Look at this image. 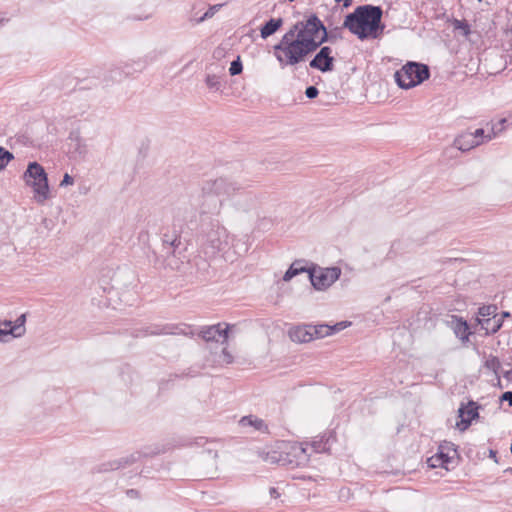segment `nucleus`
<instances>
[{
  "label": "nucleus",
  "mask_w": 512,
  "mask_h": 512,
  "mask_svg": "<svg viewBox=\"0 0 512 512\" xmlns=\"http://www.w3.org/2000/svg\"><path fill=\"white\" fill-rule=\"evenodd\" d=\"M496 456H497V451H495V450H493V449H490V450H489V457H490V458H492V459H494V460H495V462H497V458H496Z\"/></svg>",
  "instance_id": "3c124183"
},
{
  "label": "nucleus",
  "mask_w": 512,
  "mask_h": 512,
  "mask_svg": "<svg viewBox=\"0 0 512 512\" xmlns=\"http://www.w3.org/2000/svg\"><path fill=\"white\" fill-rule=\"evenodd\" d=\"M205 83L210 89H213L215 91H218L221 88L220 78L216 75L208 74L205 78Z\"/></svg>",
  "instance_id": "f704fd0d"
},
{
  "label": "nucleus",
  "mask_w": 512,
  "mask_h": 512,
  "mask_svg": "<svg viewBox=\"0 0 512 512\" xmlns=\"http://www.w3.org/2000/svg\"><path fill=\"white\" fill-rule=\"evenodd\" d=\"M500 400L501 401H506L508 402L509 406L512 407V391H506L504 392L501 397H500Z\"/></svg>",
  "instance_id": "49530a36"
},
{
  "label": "nucleus",
  "mask_w": 512,
  "mask_h": 512,
  "mask_svg": "<svg viewBox=\"0 0 512 512\" xmlns=\"http://www.w3.org/2000/svg\"><path fill=\"white\" fill-rule=\"evenodd\" d=\"M229 328L230 326L226 324V327L222 329L220 323L211 326H204L200 330L199 336L206 342H218L219 338H223V341H226L228 338Z\"/></svg>",
  "instance_id": "f8f14e48"
},
{
  "label": "nucleus",
  "mask_w": 512,
  "mask_h": 512,
  "mask_svg": "<svg viewBox=\"0 0 512 512\" xmlns=\"http://www.w3.org/2000/svg\"><path fill=\"white\" fill-rule=\"evenodd\" d=\"M348 325H350V323L347 322V321H341V322H338V323H336L334 325H330V328H331L329 330L330 335L335 334V333L345 329L346 327H348Z\"/></svg>",
  "instance_id": "79ce46f5"
},
{
  "label": "nucleus",
  "mask_w": 512,
  "mask_h": 512,
  "mask_svg": "<svg viewBox=\"0 0 512 512\" xmlns=\"http://www.w3.org/2000/svg\"><path fill=\"white\" fill-rule=\"evenodd\" d=\"M10 337L14 338V332L12 331V329H4L0 326V342H8Z\"/></svg>",
  "instance_id": "a19ab883"
},
{
  "label": "nucleus",
  "mask_w": 512,
  "mask_h": 512,
  "mask_svg": "<svg viewBox=\"0 0 512 512\" xmlns=\"http://www.w3.org/2000/svg\"><path fill=\"white\" fill-rule=\"evenodd\" d=\"M68 155L70 159H83L88 150L79 130H72L67 138Z\"/></svg>",
  "instance_id": "1a4fd4ad"
},
{
  "label": "nucleus",
  "mask_w": 512,
  "mask_h": 512,
  "mask_svg": "<svg viewBox=\"0 0 512 512\" xmlns=\"http://www.w3.org/2000/svg\"><path fill=\"white\" fill-rule=\"evenodd\" d=\"M201 214L218 213L224 200L244 198L236 200L238 209L247 210L255 203V195L247 191L246 186L231 177L221 176L215 179L206 180L202 184Z\"/></svg>",
  "instance_id": "f03ea898"
},
{
  "label": "nucleus",
  "mask_w": 512,
  "mask_h": 512,
  "mask_svg": "<svg viewBox=\"0 0 512 512\" xmlns=\"http://www.w3.org/2000/svg\"><path fill=\"white\" fill-rule=\"evenodd\" d=\"M352 0H345L344 1V7H348L351 5Z\"/></svg>",
  "instance_id": "5fc2aeb1"
},
{
  "label": "nucleus",
  "mask_w": 512,
  "mask_h": 512,
  "mask_svg": "<svg viewBox=\"0 0 512 512\" xmlns=\"http://www.w3.org/2000/svg\"><path fill=\"white\" fill-rule=\"evenodd\" d=\"M14 323L11 320L0 321V326L4 329L13 328Z\"/></svg>",
  "instance_id": "de8ad7c7"
},
{
  "label": "nucleus",
  "mask_w": 512,
  "mask_h": 512,
  "mask_svg": "<svg viewBox=\"0 0 512 512\" xmlns=\"http://www.w3.org/2000/svg\"><path fill=\"white\" fill-rule=\"evenodd\" d=\"M429 77V66L413 61L407 62L394 74L396 84L406 90L422 84Z\"/></svg>",
  "instance_id": "20e7f679"
},
{
  "label": "nucleus",
  "mask_w": 512,
  "mask_h": 512,
  "mask_svg": "<svg viewBox=\"0 0 512 512\" xmlns=\"http://www.w3.org/2000/svg\"><path fill=\"white\" fill-rule=\"evenodd\" d=\"M178 329L175 325H151L140 330L135 336L178 334Z\"/></svg>",
  "instance_id": "f3484780"
},
{
  "label": "nucleus",
  "mask_w": 512,
  "mask_h": 512,
  "mask_svg": "<svg viewBox=\"0 0 512 512\" xmlns=\"http://www.w3.org/2000/svg\"><path fill=\"white\" fill-rule=\"evenodd\" d=\"M319 90L316 86H308L305 90V95L308 99H314L318 96Z\"/></svg>",
  "instance_id": "c03bdc74"
},
{
  "label": "nucleus",
  "mask_w": 512,
  "mask_h": 512,
  "mask_svg": "<svg viewBox=\"0 0 512 512\" xmlns=\"http://www.w3.org/2000/svg\"><path fill=\"white\" fill-rule=\"evenodd\" d=\"M284 24V20L281 17L278 18H270L268 21L264 22L260 27V36L262 39H267L268 37L275 34Z\"/></svg>",
  "instance_id": "aec40b11"
},
{
  "label": "nucleus",
  "mask_w": 512,
  "mask_h": 512,
  "mask_svg": "<svg viewBox=\"0 0 512 512\" xmlns=\"http://www.w3.org/2000/svg\"><path fill=\"white\" fill-rule=\"evenodd\" d=\"M506 317H510V313L507 312V311H504L502 312V314L500 316H498V318H502V321L504 320V318Z\"/></svg>",
  "instance_id": "603ef678"
},
{
  "label": "nucleus",
  "mask_w": 512,
  "mask_h": 512,
  "mask_svg": "<svg viewBox=\"0 0 512 512\" xmlns=\"http://www.w3.org/2000/svg\"><path fill=\"white\" fill-rule=\"evenodd\" d=\"M477 322L481 325L482 329L486 331V335L495 334L503 325L502 318H498V315L487 319L477 318Z\"/></svg>",
  "instance_id": "4be33fe9"
},
{
  "label": "nucleus",
  "mask_w": 512,
  "mask_h": 512,
  "mask_svg": "<svg viewBox=\"0 0 512 512\" xmlns=\"http://www.w3.org/2000/svg\"><path fill=\"white\" fill-rule=\"evenodd\" d=\"M201 248L208 257H214L225 252L229 247L227 230L219 225H212L200 238Z\"/></svg>",
  "instance_id": "423d86ee"
},
{
  "label": "nucleus",
  "mask_w": 512,
  "mask_h": 512,
  "mask_svg": "<svg viewBox=\"0 0 512 512\" xmlns=\"http://www.w3.org/2000/svg\"><path fill=\"white\" fill-rule=\"evenodd\" d=\"M453 27L455 30L461 31L464 36H468L471 33L470 25L466 20L455 19L453 21Z\"/></svg>",
  "instance_id": "72a5a7b5"
},
{
  "label": "nucleus",
  "mask_w": 512,
  "mask_h": 512,
  "mask_svg": "<svg viewBox=\"0 0 512 512\" xmlns=\"http://www.w3.org/2000/svg\"><path fill=\"white\" fill-rule=\"evenodd\" d=\"M55 227V221L51 218H43L40 224V233H43V230L49 232Z\"/></svg>",
  "instance_id": "58836bf2"
},
{
  "label": "nucleus",
  "mask_w": 512,
  "mask_h": 512,
  "mask_svg": "<svg viewBox=\"0 0 512 512\" xmlns=\"http://www.w3.org/2000/svg\"><path fill=\"white\" fill-rule=\"evenodd\" d=\"M127 494H128L129 496H134V495H137V494H138V491H137V490H135V489H130V490H128V491H127Z\"/></svg>",
  "instance_id": "864d4df0"
},
{
  "label": "nucleus",
  "mask_w": 512,
  "mask_h": 512,
  "mask_svg": "<svg viewBox=\"0 0 512 512\" xmlns=\"http://www.w3.org/2000/svg\"><path fill=\"white\" fill-rule=\"evenodd\" d=\"M23 179L28 186L33 188L38 202L42 203L49 197V184L47 173L36 161L29 162Z\"/></svg>",
  "instance_id": "39448f33"
},
{
  "label": "nucleus",
  "mask_w": 512,
  "mask_h": 512,
  "mask_svg": "<svg viewBox=\"0 0 512 512\" xmlns=\"http://www.w3.org/2000/svg\"><path fill=\"white\" fill-rule=\"evenodd\" d=\"M496 134L492 130V134L485 135V130L483 128H478L474 132H472V136L474 137V140H483V143L485 141L491 140Z\"/></svg>",
  "instance_id": "4c0bfd02"
},
{
  "label": "nucleus",
  "mask_w": 512,
  "mask_h": 512,
  "mask_svg": "<svg viewBox=\"0 0 512 512\" xmlns=\"http://www.w3.org/2000/svg\"><path fill=\"white\" fill-rule=\"evenodd\" d=\"M140 457H141V453L135 452L129 456L122 457L120 459L109 461L106 463H102L101 465H99L97 467V472H99V473L109 472V471H114V470H118L121 468L131 466L132 464L137 462L140 459Z\"/></svg>",
  "instance_id": "9b49d317"
},
{
  "label": "nucleus",
  "mask_w": 512,
  "mask_h": 512,
  "mask_svg": "<svg viewBox=\"0 0 512 512\" xmlns=\"http://www.w3.org/2000/svg\"><path fill=\"white\" fill-rule=\"evenodd\" d=\"M12 331L14 332V338L21 337L25 334V323H26V314H21L15 322H13Z\"/></svg>",
  "instance_id": "c85d7f7f"
},
{
  "label": "nucleus",
  "mask_w": 512,
  "mask_h": 512,
  "mask_svg": "<svg viewBox=\"0 0 512 512\" xmlns=\"http://www.w3.org/2000/svg\"><path fill=\"white\" fill-rule=\"evenodd\" d=\"M507 472H511L512 473V468H509L506 470Z\"/></svg>",
  "instance_id": "052dcab7"
},
{
  "label": "nucleus",
  "mask_w": 512,
  "mask_h": 512,
  "mask_svg": "<svg viewBox=\"0 0 512 512\" xmlns=\"http://www.w3.org/2000/svg\"><path fill=\"white\" fill-rule=\"evenodd\" d=\"M315 52L322 54L323 56L334 57L333 49L330 46H325L323 44H320V47H318V49Z\"/></svg>",
  "instance_id": "37998d69"
},
{
  "label": "nucleus",
  "mask_w": 512,
  "mask_h": 512,
  "mask_svg": "<svg viewBox=\"0 0 512 512\" xmlns=\"http://www.w3.org/2000/svg\"><path fill=\"white\" fill-rule=\"evenodd\" d=\"M449 445L452 444L445 442V445H440L438 452L427 459V465L430 468L443 467L448 470L447 464L451 461V457L448 453L444 452V450L448 448Z\"/></svg>",
  "instance_id": "2eb2a0df"
},
{
  "label": "nucleus",
  "mask_w": 512,
  "mask_h": 512,
  "mask_svg": "<svg viewBox=\"0 0 512 512\" xmlns=\"http://www.w3.org/2000/svg\"><path fill=\"white\" fill-rule=\"evenodd\" d=\"M340 275L341 269L339 267L319 268L312 265L307 277L316 290H325L335 283Z\"/></svg>",
  "instance_id": "0eeeda50"
},
{
  "label": "nucleus",
  "mask_w": 512,
  "mask_h": 512,
  "mask_svg": "<svg viewBox=\"0 0 512 512\" xmlns=\"http://www.w3.org/2000/svg\"><path fill=\"white\" fill-rule=\"evenodd\" d=\"M222 354L224 356V360L227 362V363H231L232 362V355L227 351V349H223L222 351Z\"/></svg>",
  "instance_id": "8fccbe9b"
},
{
  "label": "nucleus",
  "mask_w": 512,
  "mask_h": 512,
  "mask_svg": "<svg viewBox=\"0 0 512 512\" xmlns=\"http://www.w3.org/2000/svg\"><path fill=\"white\" fill-rule=\"evenodd\" d=\"M160 55V52L152 51L146 54L143 58L133 61L132 63H125L121 66L124 78L132 76L135 73H141L149 64L156 61Z\"/></svg>",
  "instance_id": "9d476101"
},
{
  "label": "nucleus",
  "mask_w": 512,
  "mask_h": 512,
  "mask_svg": "<svg viewBox=\"0 0 512 512\" xmlns=\"http://www.w3.org/2000/svg\"><path fill=\"white\" fill-rule=\"evenodd\" d=\"M239 424L242 427L251 426L255 430L260 432H268L267 424L262 419H259L253 415L243 416L239 420Z\"/></svg>",
  "instance_id": "5701e85b"
},
{
  "label": "nucleus",
  "mask_w": 512,
  "mask_h": 512,
  "mask_svg": "<svg viewBox=\"0 0 512 512\" xmlns=\"http://www.w3.org/2000/svg\"><path fill=\"white\" fill-rule=\"evenodd\" d=\"M243 65L242 61L240 59V56H238L235 60L231 62L229 73L231 76H236L242 73Z\"/></svg>",
  "instance_id": "e433bc0d"
},
{
  "label": "nucleus",
  "mask_w": 512,
  "mask_h": 512,
  "mask_svg": "<svg viewBox=\"0 0 512 512\" xmlns=\"http://www.w3.org/2000/svg\"><path fill=\"white\" fill-rule=\"evenodd\" d=\"M198 375H199V373L197 371H194L192 368H189L185 372H183L182 374L170 375V380L176 379V378H183V377L194 378V377H197Z\"/></svg>",
  "instance_id": "ea45409f"
},
{
  "label": "nucleus",
  "mask_w": 512,
  "mask_h": 512,
  "mask_svg": "<svg viewBox=\"0 0 512 512\" xmlns=\"http://www.w3.org/2000/svg\"><path fill=\"white\" fill-rule=\"evenodd\" d=\"M336 2H340L341 0H335Z\"/></svg>",
  "instance_id": "680f3d73"
},
{
  "label": "nucleus",
  "mask_w": 512,
  "mask_h": 512,
  "mask_svg": "<svg viewBox=\"0 0 512 512\" xmlns=\"http://www.w3.org/2000/svg\"><path fill=\"white\" fill-rule=\"evenodd\" d=\"M73 183H74L73 177L71 175H69L68 173H65L62 181L60 182V186L64 187V186L72 185Z\"/></svg>",
  "instance_id": "a18cd8bd"
},
{
  "label": "nucleus",
  "mask_w": 512,
  "mask_h": 512,
  "mask_svg": "<svg viewBox=\"0 0 512 512\" xmlns=\"http://www.w3.org/2000/svg\"><path fill=\"white\" fill-rule=\"evenodd\" d=\"M511 373H512L511 371H506V372H504V373H503V376H504L505 378H509V376L511 375Z\"/></svg>",
  "instance_id": "6e6d98bb"
},
{
  "label": "nucleus",
  "mask_w": 512,
  "mask_h": 512,
  "mask_svg": "<svg viewBox=\"0 0 512 512\" xmlns=\"http://www.w3.org/2000/svg\"><path fill=\"white\" fill-rule=\"evenodd\" d=\"M149 18V15H146L145 17H138L136 18L137 20H143V19H148Z\"/></svg>",
  "instance_id": "4d7b16f0"
},
{
  "label": "nucleus",
  "mask_w": 512,
  "mask_h": 512,
  "mask_svg": "<svg viewBox=\"0 0 512 512\" xmlns=\"http://www.w3.org/2000/svg\"><path fill=\"white\" fill-rule=\"evenodd\" d=\"M124 79L125 78L121 66L111 68L104 77L106 84L121 82Z\"/></svg>",
  "instance_id": "cd10ccee"
},
{
  "label": "nucleus",
  "mask_w": 512,
  "mask_h": 512,
  "mask_svg": "<svg viewBox=\"0 0 512 512\" xmlns=\"http://www.w3.org/2000/svg\"><path fill=\"white\" fill-rule=\"evenodd\" d=\"M496 311V305H484L478 309V315L481 317L480 319H487L497 315Z\"/></svg>",
  "instance_id": "2f4dec72"
},
{
  "label": "nucleus",
  "mask_w": 512,
  "mask_h": 512,
  "mask_svg": "<svg viewBox=\"0 0 512 512\" xmlns=\"http://www.w3.org/2000/svg\"><path fill=\"white\" fill-rule=\"evenodd\" d=\"M324 22L316 13H306L296 21L273 46L274 55L281 67L296 66L304 62L322 44Z\"/></svg>",
  "instance_id": "f257e3e1"
},
{
  "label": "nucleus",
  "mask_w": 512,
  "mask_h": 512,
  "mask_svg": "<svg viewBox=\"0 0 512 512\" xmlns=\"http://www.w3.org/2000/svg\"><path fill=\"white\" fill-rule=\"evenodd\" d=\"M333 439L332 432L324 433L318 439L312 442V447L315 452L322 453L330 450V441Z\"/></svg>",
  "instance_id": "393cba45"
},
{
  "label": "nucleus",
  "mask_w": 512,
  "mask_h": 512,
  "mask_svg": "<svg viewBox=\"0 0 512 512\" xmlns=\"http://www.w3.org/2000/svg\"><path fill=\"white\" fill-rule=\"evenodd\" d=\"M344 27H335L333 29L328 30L326 25L324 24V29L322 30V44L331 43L334 44L338 39H342V29Z\"/></svg>",
  "instance_id": "a878e982"
},
{
  "label": "nucleus",
  "mask_w": 512,
  "mask_h": 512,
  "mask_svg": "<svg viewBox=\"0 0 512 512\" xmlns=\"http://www.w3.org/2000/svg\"><path fill=\"white\" fill-rule=\"evenodd\" d=\"M479 405L470 400L467 404L461 403L458 408L459 421L456 423V427L460 431H465L471 425L472 421L479 417Z\"/></svg>",
  "instance_id": "6e6552de"
},
{
  "label": "nucleus",
  "mask_w": 512,
  "mask_h": 512,
  "mask_svg": "<svg viewBox=\"0 0 512 512\" xmlns=\"http://www.w3.org/2000/svg\"><path fill=\"white\" fill-rule=\"evenodd\" d=\"M309 328H312V325H303L292 328L289 331L290 339L293 342L298 343H306L310 342L314 339L313 334Z\"/></svg>",
  "instance_id": "6ab92c4d"
},
{
  "label": "nucleus",
  "mask_w": 512,
  "mask_h": 512,
  "mask_svg": "<svg viewBox=\"0 0 512 512\" xmlns=\"http://www.w3.org/2000/svg\"><path fill=\"white\" fill-rule=\"evenodd\" d=\"M182 250H186V248L183 247L181 236L178 237V242L172 241L171 244H169L165 249H163L167 260V266L171 267L172 269H179V263L177 261L170 260L169 258L171 256L174 258L177 257L178 255L181 254Z\"/></svg>",
  "instance_id": "dca6fc26"
},
{
  "label": "nucleus",
  "mask_w": 512,
  "mask_h": 512,
  "mask_svg": "<svg viewBox=\"0 0 512 512\" xmlns=\"http://www.w3.org/2000/svg\"><path fill=\"white\" fill-rule=\"evenodd\" d=\"M315 55L309 61V67L311 69L320 71L322 73L332 72L335 68V57H327L314 52Z\"/></svg>",
  "instance_id": "4468645a"
},
{
  "label": "nucleus",
  "mask_w": 512,
  "mask_h": 512,
  "mask_svg": "<svg viewBox=\"0 0 512 512\" xmlns=\"http://www.w3.org/2000/svg\"><path fill=\"white\" fill-rule=\"evenodd\" d=\"M201 263H202L204 266H208V263H207V261H206V260H202V259H201Z\"/></svg>",
  "instance_id": "13d9d810"
},
{
  "label": "nucleus",
  "mask_w": 512,
  "mask_h": 512,
  "mask_svg": "<svg viewBox=\"0 0 512 512\" xmlns=\"http://www.w3.org/2000/svg\"><path fill=\"white\" fill-rule=\"evenodd\" d=\"M305 264L306 261L303 259L295 260L285 272L283 280L288 282L293 277L301 273H307L309 275L310 267H306Z\"/></svg>",
  "instance_id": "412c9836"
},
{
  "label": "nucleus",
  "mask_w": 512,
  "mask_h": 512,
  "mask_svg": "<svg viewBox=\"0 0 512 512\" xmlns=\"http://www.w3.org/2000/svg\"><path fill=\"white\" fill-rule=\"evenodd\" d=\"M383 10L380 6L370 4L357 6L345 16L343 27L347 28L360 40L377 39L383 33Z\"/></svg>",
  "instance_id": "7ed1b4c3"
},
{
  "label": "nucleus",
  "mask_w": 512,
  "mask_h": 512,
  "mask_svg": "<svg viewBox=\"0 0 512 512\" xmlns=\"http://www.w3.org/2000/svg\"><path fill=\"white\" fill-rule=\"evenodd\" d=\"M269 494H270L271 498H273V499H277L280 497V493L275 487H271L269 489Z\"/></svg>",
  "instance_id": "09e8293b"
},
{
  "label": "nucleus",
  "mask_w": 512,
  "mask_h": 512,
  "mask_svg": "<svg viewBox=\"0 0 512 512\" xmlns=\"http://www.w3.org/2000/svg\"><path fill=\"white\" fill-rule=\"evenodd\" d=\"M330 325L327 324H320V325H312V328H309L311 330L314 339L315 338H323L330 335Z\"/></svg>",
  "instance_id": "c756f323"
},
{
  "label": "nucleus",
  "mask_w": 512,
  "mask_h": 512,
  "mask_svg": "<svg viewBox=\"0 0 512 512\" xmlns=\"http://www.w3.org/2000/svg\"><path fill=\"white\" fill-rule=\"evenodd\" d=\"M179 236H180V234L176 231H173L171 233L170 232L163 233V235L161 237L163 249H165L169 244H171L172 241L178 242Z\"/></svg>",
  "instance_id": "c9c22d12"
},
{
  "label": "nucleus",
  "mask_w": 512,
  "mask_h": 512,
  "mask_svg": "<svg viewBox=\"0 0 512 512\" xmlns=\"http://www.w3.org/2000/svg\"><path fill=\"white\" fill-rule=\"evenodd\" d=\"M224 5V3L209 5L207 10L200 17H197V13L195 11L192 18L193 26L201 24L202 22L211 19L217 12L221 10V8Z\"/></svg>",
  "instance_id": "b1692460"
},
{
  "label": "nucleus",
  "mask_w": 512,
  "mask_h": 512,
  "mask_svg": "<svg viewBox=\"0 0 512 512\" xmlns=\"http://www.w3.org/2000/svg\"><path fill=\"white\" fill-rule=\"evenodd\" d=\"M13 159V153L3 147H0V170L5 169L8 163Z\"/></svg>",
  "instance_id": "473e14b6"
},
{
  "label": "nucleus",
  "mask_w": 512,
  "mask_h": 512,
  "mask_svg": "<svg viewBox=\"0 0 512 512\" xmlns=\"http://www.w3.org/2000/svg\"><path fill=\"white\" fill-rule=\"evenodd\" d=\"M484 367L490 371H492L500 383L499 371L501 369V362L497 356L489 355L484 362Z\"/></svg>",
  "instance_id": "bb28decb"
},
{
  "label": "nucleus",
  "mask_w": 512,
  "mask_h": 512,
  "mask_svg": "<svg viewBox=\"0 0 512 512\" xmlns=\"http://www.w3.org/2000/svg\"><path fill=\"white\" fill-rule=\"evenodd\" d=\"M159 453H160V451H155V452H152L151 454L156 455V454H159Z\"/></svg>",
  "instance_id": "bf43d9fd"
},
{
  "label": "nucleus",
  "mask_w": 512,
  "mask_h": 512,
  "mask_svg": "<svg viewBox=\"0 0 512 512\" xmlns=\"http://www.w3.org/2000/svg\"><path fill=\"white\" fill-rule=\"evenodd\" d=\"M482 143L483 140H474L472 132H464L454 140V146L463 152L469 151Z\"/></svg>",
  "instance_id": "a211bd4d"
},
{
  "label": "nucleus",
  "mask_w": 512,
  "mask_h": 512,
  "mask_svg": "<svg viewBox=\"0 0 512 512\" xmlns=\"http://www.w3.org/2000/svg\"><path fill=\"white\" fill-rule=\"evenodd\" d=\"M206 6H207V3L205 1H203V0L195 1L192 4L191 10H190L189 16H188V22L192 26H193L192 18H193L194 12L196 11L197 17H200L202 15L201 12L206 8Z\"/></svg>",
  "instance_id": "7c9ffc66"
},
{
  "label": "nucleus",
  "mask_w": 512,
  "mask_h": 512,
  "mask_svg": "<svg viewBox=\"0 0 512 512\" xmlns=\"http://www.w3.org/2000/svg\"><path fill=\"white\" fill-rule=\"evenodd\" d=\"M450 326L456 337L459 338L462 343L465 344L469 341V337L472 332L470 331L468 322L463 317L452 315Z\"/></svg>",
  "instance_id": "ddd939ff"
}]
</instances>
